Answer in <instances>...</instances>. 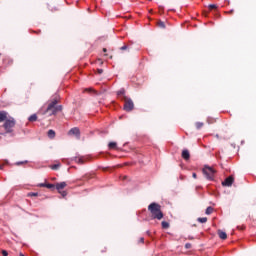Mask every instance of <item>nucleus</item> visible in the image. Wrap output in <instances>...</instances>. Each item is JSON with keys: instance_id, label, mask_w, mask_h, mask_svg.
<instances>
[{"instance_id": "f257e3e1", "label": "nucleus", "mask_w": 256, "mask_h": 256, "mask_svg": "<svg viewBox=\"0 0 256 256\" xmlns=\"http://www.w3.org/2000/svg\"><path fill=\"white\" fill-rule=\"evenodd\" d=\"M57 103H58L57 99L52 100L48 104L44 112V115H47L48 113V115L51 117V115H57L59 112L63 111V106L62 105L57 106Z\"/></svg>"}, {"instance_id": "f03ea898", "label": "nucleus", "mask_w": 256, "mask_h": 256, "mask_svg": "<svg viewBox=\"0 0 256 256\" xmlns=\"http://www.w3.org/2000/svg\"><path fill=\"white\" fill-rule=\"evenodd\" d=\"M148 211L151 213L152 219H157L161 221L163 218V212L161 211V205L153 202L148 206Z\"/></svg>"}, {"instance_id": "7ed1b4c3", "label": "nucleus", "mask_w": 256, "mask_h": 256, "mask_svg": "<svg viewBox=\"0 0 256 256\" xmlns=\"http://www.w3.org/2000/svg\"><path fill=\"white\" fill-rule=\"evenodd\" d=\"M202 173L207 181H214L217 171L213 167L205 165L202 169Z\"/></svg>"}, {"instance_id": "20e7f679", "label": "nucleus", "mask_w": 256, "mask_h": 256, "mask_svg": "<svg viewBox=\"0 0 256 256\" xmlns=\"http://www.w3.org/2000/svg\"><path fill=\"white\" fill-rule=\"evenodd\" d=\"M15 118L7 115L6 120H4L3 127L6 133H13V127H15Z\"/></svg>"}, {"instance_id": "39448f33", "label": "nucleus", "mask_w": 256, "mask_h": 256, "mask_svg": "<svg viewBox=\"0 0 256 256\" xmlns=\"http://www.w3.org/2000/svg\"><path fill=\"white\" fill-rule=\"evenodd\" d=\"M135 108V104L133 103V100H131V98L126 99L125 103H124V111H133V109Z\"/></svg>"}, {"instance_id": "423d86ee", "label": "nucleus", "mask_w": 256, "mask_h": 256, "mask_svg": "<svg viewBox=\"0 0 256 256\" xmlns=\"http://www.w3.org/2000/svg\"><path fill=\"white\" fill-rule=\"evenodd\" d=\"M233 181H235L233 176H229L222 182V185L223 187H231V185H233Z\"/></svg>"}, {"instance_id": "0eeeda50", "label": "nucleus", "mask_w": 256, "mask_h": 256, "mask_svg": "<svg viewBox=\"0 0 256 256\" xmlns=\"http://www.w3.org/2000/svg\"><path fill=\"white\" fill-rule=\"evenodd\" d=\"M69 135H76V137H79V135H81V131L79 128L74 127L69 131Z\"/></svg>"}, {"instance_id": "6e6552de", "label": "nucleus", "mask_w": 256, "mask_h": 256, "mask_svg": "<svg viewBox=\"0 0 256 256\" xmlns=\"http://www.w3.org/2000/svg\"><path fill=\"white\" fill-rule=\"evenodd\" d=\"M182 158H184L185 161H189V159H191V154L189 153V150L184 149L182 151Z\"/></svg>"}, {"instance_id": "1a4fd4ad", "label": "nucleus", "mask_w": 256, "mask_h": 256, "mask_svg": "<svg viewBox=\"0 0 256 256\" xmlns=\"http://www.w3.org/2000/svg\"><path fill=\"white\" fill-rule=\"evenodd\" d=\"M65 187H67L66 182H60L56 184V189L59 193H61V189H65Z\"/></svg>"}, {"instance_id": "9d476101", "label": "nucleus", "mask_w": 256, "mask_h": 256, "mask_svg": "<svg viewBox=\"0 0 256 256\" xmlns=\"http://www.w3.org/2000/svg\"><path fill=\"white\" fill-rule=\"evenodd\" d=\"M7 115H9V113L6 111H0V123L7 120Z\"/></svg>"}, {"instance_id": "9b49d317", "label": "nucleus", "mask_w": 256, "mask_h": 256, "mask_svg": "<svg viewBox=\"0 0 256 256\" xmlns=\"http://www.w3.org/2000/svg\"><path fill=\"white\" fill-rule=\"evenodd\" d=\"M38 187H46L47 189H55L54 184L40 183Z\"/></svg>"}, {"instance_id": "f8f14e48", "label": "nucleus", "mask_w": 256, "mask_h": 256, "mask_svg": "<svg viewBox=\"0 0 256 256\" xmlns=\"http://www.w3.org/2000/svg\"><path fill=\"white\" fill-rule=\"evenodd\" d=\"M218 235L220 239H223V240L227 239V233L224 231L219 230Z\"/></svg>"}, {"instance_id": "ddd939ff", "label": "nucleus", "mask_w": 256, "mask_h": 256, "mask_svg": "<svg viewBox=\"0 0 256 256\" xmlns=\"http://www.w3.org/2000/svg\"><path fill=\"white\" fill-rule=\"evenodd\" d=\"M49 139H55V132L54 130H49L47 133Z\"/></svg>"}, {"instance_id": "4468645a", "label": "nucleus", "mask_w": 256, "mask_h": 256, "mask_svg": "<svg viewBox=\"0 0 256 256\" xmlns=\"http://www.w3.org/2000/svg\"><path fill=\"white\" fill-rule=\"evenodd\" d=\"M28 121L33 122V121H37V114H32L29 118Z\"/></svg>"}, {"instance_id": "2eb2a0df", "label": "nucleus", "mask_w": 256, "mask_h": 256, "mask_svg": "<svg viewBox=\"0 0 256 256\" xmlns=\"http://www.w3.org/2000/svg\"><path fill=\"white\" fill-rule=\"evenodd\" d=\"M61 167V164L58 163V164H54L52 166H50V169H53V171H57V169H59Z\"/></svg>"}, {"instance_id": "dca6fc26", "label": "nucleus", "mask_w": 256, "mask_h": 256, "mask_svg": "<svg viewBox=\"0 0 256 256\" xmlns=\"http://www.w3.org/2000/svg\"><path fill=\"white\" fill-rule=\"evenodd\" d=\"M211 213H213V207L209 206L206 208L205 214L206 215H211Z\"/></svg>"}, {"instance_id": "f3484780", "label": "nucleus", "mask_w": 256, "mask_h": 256, "mask_svg": "<svg viewBox=\"0 0 256 256\" xmlns=\"http://www.w3.org/2000/svg\"><path fill=\"white\" fill-rule=\"evenodd\" d=\"M161 225H162V229H169V222L162 221Z\"/></svg>"}, {"instance_id": "a211bd4d", "label": "nucleus", "mask_w": 256, "mask_h": 256, "mask_svg": "<svg viewBox=\"0 0 256 256\" xmlns=\"http://www.w3.org/2000/svg\"><path fill=\"white\" fill-rule=\"evenodd\" d=\"M108 147H109V149H115L117 147V143L116 142H110L108 144Z\"/></svg>"}, {"instance_id": "6ab92c4d", "label": "nucleus", "mask_w": 256, "mask_h": 256, "mask_svg": "<svg viewBox=\"0 0 256 256\" xmlns=\"http://www.w3.org/2000/svg\"><path fill=\"white\" fill-rule=\"evenodd\" d=\"M198 223H207V217H202L197 219Z\"/></svg>"}, {"instance_id": "aec40b11", "label": "nucleus", "mask_w": 256, "mask_h": 256, "mask_svg": "<svg viewBox=\"0 0 256 256\" xmlns=\"http://www.w3.org/2000/svg\"><path fill=\"white\" fill-rule=\"evenodd\" d=\"M38 195H39V193H37V192H30L28 194L29 197H38Z\"/></svg>"}, {"instance_id": "412c9836", "label": "nucleus", "mask_w": 256, "mask_h": 256, "mask_svg": "<svg viewBox=\"0 0 256 256\" xmlns=\"http://www.w3.org/2000/svg\"><path fill=\"white\" fill-rule=\"evenodd\" d=\"M158 26L161 27V29H165V22L163 21L158 22Z\"/></svg>"}, {"instance_id": "4be33fe9", "label": "nucleus", "mask_w": 256, "mask_h": 256, "mask_svg": "<svg viewBox=\"0 0 256 256\" xmlns=\"http://www.w3.org/2000/svg\"><path fill=\"white\" fill-rule=\"evenodd\" d=\"M201 127H203V123L202 122H196V129H201Z\"/></svg>"}, {"instance_id": "5701e85b", "label": "nucleus", "mask_w": 256, "mask_h": 256, "mask_svg": "<svg viewBox=\"0 0 256 256\" xmlns=\"http://www.w3.org/2000/svg\"><path fill=\"white\" fill-rule=\"evenodd\" d=\"M117 95H125V89H120L118 92H117Z\"/></svg>"}, {"instance_id": "b1692460", "label": "nucleus", "mask_w": 256, "mask_h": 256, "mask_svg": "<svg viewBox=\"0 0 256 256\" xmlns=\"http://www.w3.org/2000/svg\"><path fill=\"white\" fill-rule=\"evenodd\" d=\"M208 7L209 9H217V5L215 4H210Z\"/></svg>"}, {"instance_id": "393cba45", "label": "nucleus", "mask_w": 256, "mask_h": 256, "mask_svg": "<svg viewBox=\"0 0 256 256\" xmlns=\"http://www.w3.org/2000/svg\"><path fill=\"white\" fill-rule=\"evenodd\" d=\"M120 49H121V51H127L128 47H127V45H124Z\"/></svg>"}, {"instance_id": "a878e982", "label": "nucleus", "mask_w": 256, "mask_h": 256, "mask_svg": "<svg viewBox=\"0 0 256 256\" xmlns=\"http://www.w3.org/2000/svg\"><path fill=\"white\" fill-rule=\"evenodd\" d=\"M185 249H191V243H186L185 244Z\"/></svg>"}, {"instance_id": "bb28decb", "label": "nucleus", "mask_w": 256, "mask_h": 256, "mask_svg": "<svg viewBox=\"0 0 256 256\" xmlns=\"http://www.w3.org/2000/svg\"><path fill=\"white\" fill-rule=\"evenodd\" d=\"M61 193L62 197H67V192L66 191H62V192H59Z\"/></svg>"}, {"instance_id": "cd10ccee", "label": "nucleus", "mask_w": 256, "mask_h": 256, "mask_svg": "<svg viewBox=\"0 0 256 256\" xmlns=\"http://www.w3.org/2000/svg\"><path fill=\"white\" fill-rule=\"evenodd\" d=\"M2 255L7 256V255H9V253L6 250H2Z\"/></svg>"}, {"instance_id": "c85d7f7f", "label": "nucleus", "mask_w": 256, "mask_h": 256, "mask_svg": "<svg viewBox=\"0 0 256 256\" xmlns=\"http://www.w3.org/2000/svg\"><path fill=\"white\" fill-rule=\"evenodd\" d=\"M23 163H27V161H25V162H23V161L16 162V165H23Z\"/></svg>"}, {"instance_id": "c756f323", "label": "nucleus", "mask_w": 256, "mask_h": 256, "mask_svg": "<svg viewBox=\"0 0 256 256\" xmlns=\"http://www.w3.org/2000/svg\"><path fill=\"white\" fill-rule=\"evenodd\" d=\"M192 177H193L194 179H196V178H197V173H193V174H192Z\"/></svg>"}, {"instance_id": "7c9ffc66", "label": "nucleus", "mask_w": 256, "mask_h": 256, "mask_svg": "<svg viewBox=\"0 0 256 256\" xmlns=\"http://www.w3.org/2000/svg\"><path fill=\"white\" fill-rule=\"evenodd\" d=\"M140 243H145V238H140Z\"/></svg>"}, {"instance_id": "2f4dec72", "label": "nucleus", "mask_w": 256, "mask_h": 256, "mask_svg": "<svg viewBox=\"0 0 256 256\" xmlns=\"http://www.w3.org/2000/svg\"><path fill=\"white\" fill-rule=\"evenodd\" d=\"M98 73L101 75V73H103V69H98Z\"/></svg>"}, {"instance_id": "473e14b6", "label": "nucleus", "mask_w": 256, "mask_h": 256, "mask_svg": "<svg viewBox=\"0 0 256 256\" xmlns=\"http://www.w3.org/2000/svg\"><path fill=\"white\" fill-rule=\"evenodd\" d=\"M188 239H189L190 241H193L194 237H193V236H188Z\"/></svg>"}, {"instance_id": "72a5a7b5", "label": "nucleus", "mask_w": 256, "mask_h": 256, "mask_svg": "<svg viewBox=\"0 0 256 256\" xmlns=\"http://www.w3.org/2000/svg\"><path fill=\"white\" fill-rule=\"evenodd\" d=\"M146 233H147V235H151V232H150V231H147Z\"/></svg>"}, {"instance_id": "f704fd0d", "label": "nucleus", "mask_w": 256, "mask_h": 256, "mask_svg": "<svg viewBox=\"0 0 256 256\" xmlns=\"http://www.w3.org/2000/svg\"><path fill=\"white\" fill-rule=\"evenodd\" d=\"M79 163H83V160H82V159H79Z\"/></svg>"}, {"instance_id": "c9c22d12", "label": "nucleus", "mask_w": 256, "mask_h": 256, "mask_svg": "<svg viewBox=\"0 0 256 256\" xmlns=\"http://www.w3.org/2000/svg\"><path fill=\"white\" fill-rule=\"evenodd\" d=\"M3 169V166L0 165V170Z\"/></svg>"}]
</instances>
